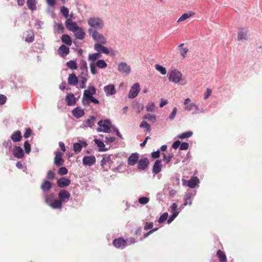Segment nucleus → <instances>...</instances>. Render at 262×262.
I'll list each match as a JSON object with an SVG mask.
<instances>
[{
    "instance_id": "obj_25",
    "label": "nucleus",
    "mask_w": 262,
    "mask_h": 262,
    "mask_svg": "<svg viewBox=\"0 0 262 262\" xmlns=\"http://www.w3.org/2000/svg\"><path fill=\"white\" fill-rule=\"evenodd\" d=\"M58 52L59 54L61 57H63L69 54L70 50L68 47L64 45H62L59 47Z\"/></svg>"
},
{
    "instance_id": "obj_22",
    "label": "nucleus",
    "mask_w": 262,
    "mask_h": 262,
    "mask_svg": "<svg viewBox=\"0 0 262 262\" xmlns=\"http://www.w3.org/2000/svg\"><path fill=\"white\" fill-rule=\"evenodd\" d=\"M72 113L75 118H80L84 115V111L80 106H77L72 110Z\"/></svg>"
},
{
    "instance_id": "obj_34",
    "label": "nucleus",
    "mask_w": 262,
    "mask_h": 262,
    "mask_svg": "<svg viewBox=\"0 0 262 262\" xmlns=\"http://www.w3.org/2000/svg\"><path fill=\"white\" fill-rule=\"evenodd\" d=\"M216 256L221 262H226L227 257L225 253L221 250H218L216 252Z\"/></svg>"
},
{
    "instance_id": "obj_54",
    "label": "nucleus",
    "mask_w": 262,
    "mask_h": 262,
    "mask_svg": "<svg viewBox=\"0 0 262 262\" xmlns=\"http://www.w3.org/2000/svg\"><path fill=\"white\" fill-rule=\"evenodd\" d=\"M68 170L66 167H61L59 168L58 173L61 176L66 175L68 173Z\"/></svg>"
},
{
    "instance_id": "obj_8",
    "label": "nucleus",
    "mask_w": 262,
    "mask_h": 262,
    "mask_svg": "<svg viewBox=\"0 0 262 262\" xmlns=\"http://www.w3.org/2000/svg\"><path fill=\"white\" fill-rule=\"evenodd\" d=\"M118 71L122 75L127 76L131 72L130 66L125 62H121L118 67Z\"/></svg>"
},
{
    "instance_id": "obj_9",
    "label": "nucleus",
    "mask_w": 262,
    "mask_h": 262,
    "mask_svg": "<svg viewBox=\"0 0 262 262\" xmlns=\"http://www.w3.org/2000/svg\"><path fill=\"white\" fill-rule=\"evenodd\" d=\"M140 91V84L139 83H135L130 88L128 97L130 99H134L136 97Z\"/></svg>"
},
{
    "instance_id": "obj_49",
    "label": "nucleus",
    "mask_w": 262,
    "mask_h": 262,
    "mask_svg": "<svg viewBox=\"0 0 262 262\" xmlns=\"http://www.w3.org/2000/svg\"><path fill=\"white\" fill-rule=\"evenodd\" d=\"M163 160L165 162L166 164H168L171 160L173 155L172 154H169L168 156H166L165 154L163 153Z\"/></svg>"
},
{
    "instance_id": "obj_45",
    "label": "nucleus",
    "mask_w": 262,
    "mask_h": 262,
    "mask_svg": "<svg viewBox=\"0 0 262 262\" xmlns=\"http://www.w3.org/2000/svg\"><path fill=\"white\" fill-rule=\"evenodd\" d=\"M155 68L156 69L160 72L162 75H165L166 74V69L165 67L158 64H156L155 65Z\"/></svg>"
},
{
    "instance_id": "obj_3",
    "label": "nucleus",
    "mask_w": 262,
    "mask_h": 262,
    "mask_svg": "<svg viewBox=\"0 0 262 262\" xmlns=\"http://www.w3.org/2000/svg\"><path fill=\"white\" fill-rule=\"evenodd\" d=\"M89 33L92 36L93 39L97 42L101 44L106 43V39L101 34L99 33L97 30H93L92 28L88 29Z\"/></svg>"
},
{
    "instance_id": "obj_64",
    "label": "nucleus",
    "mask_w": 262,
    "mask_h": 262,
    "mask_svg": "<svg viewBox=\"0 0 262 262\" xmlns=\"http://www.w3.org/2000/svg\"><path fill=\"white\" fill-rule=\"evenodd\" d=\"M32 133V130L30 128H26L24 134V137L25 138H28L31 136Z\"/></svg>"
},
{
    "instance_id": "obj_60",
    "label": "nucleus",
    "mask_w": 262,
    "mask_h": 262,
    "mask_svg": "<svg viewBox=\"0 0 262 262\" xmlns=\"http://www.w3.org/2000/svg\"><path fill=\"white\" fill-rule=\"evenodd\" d=\"M55 174L54 172L51 170H50L48 171L47 174V178L49 180H53L55 179Z\"/></svg>"
},
{
    "instance_id": "obj_18",
    "label": "nucleus",
    "mask_w": 262,
    "mask_h": 262,
    "mask_svg": "<svg viewBox=\"0 0 262 262\" xmlns=\"http://www.w3.org/2000/svg\"><path fill=\"white\" fill-rule=\"evenodd\" d=\"M113 244L116 248H123L126 246V242L123 238L119 237L113 241Z\"/></svg>"
},
{
    "instance_id": "obj_31",
    "label": "nucleus",
    "mask_w": 262,
    "mask_h": 262,
    "mask_svg": "<svg viewBox=\"0 0 262 262\" xmlns=\"http://www.w3.org/2000/svg\"><path fill=\"white\" fill-rule=\"evenodd\" d=\"M11 140L14 142L20 141L22 139L21 133L19 130L15 131L11 136Z\"/></svg>"
},
{
    "instance_id": "obj_26",
    "label": "nucleus",
    "mask_w": 262,
    "mask_h": 262,
    "mask_svg": "<svg viewBox=\"0 0 262 262\" xmlns=\"http://www.w3.org/2000/svg\"><path fill=\"white\" fill-rule=\"evenodd\" d=\"M52 187V183L47 180H44L40 186V188L43 192H49Z\"/></svg>"
},
{
    "instance_id": "obj_6",
    "label": "nucleus",
    "mask_w": 262,
    "mask_h": 262,
    "mask_svg": "<svg viewBox=\"0 0 262 262\" xmlns=\"http://www.w3.org/2000/svg\"><path fill=\"white\" fill-rule=\"evenodd\" d=\"M96 93V89L92 85H89L88 89L84 91L82 101H86L88 99L93 97Z\"/></svg>"
},
{
    "instance_id": "obj_20",
    "label": "nucleus",
    "mask_w": 262,
    "mask_h": 262,
    "mask_svg": "<svg viewBox=\"0 0 262 262\" xmlns=\"http://www.w3.org/2000/svg\"><path fill=\"white\" fill-rule=\"evenodd\" d=\"M66 28L70 31H74L79 26L76 22H73L71 19H67L65 22Z\"/></svg>"
},
{
    "instance_id": "obj_48",
    "label": "nucleus",
    "mask_w": 262,
    "mask_h": 262,
    "mask_svg": "<svg viewBox=\"0 0 262 262\" xmlns=\"http://www.w3.org/2000/svg\"><path fill=\"white\" fill-rule=\"evenodd\" d=\"M168 216L167 212L163 213L159 217L158 222L159 223H163L166 221Z\"/></svg>"
},
{
    "instance_id": "obj_30",
    "label": "nucleus",
    "mask_w": 262,
    "mask_h": 262,
    "mask_svg": "<svg viewBox=\"0 0 262 262\" xmlns=\"http://www.w3.org/2000/svg\"><path fill=\"white\" fill-rule=\"evenodd\" d=\"M91 102L95 104H99L100 103L99 101L94 96L88 99L86 101H82V104L84 106H89Z\"/></svg>"
},
{
    "instance_id": "obj_44",
    "label": "nucleus",
    "mask_w": 262,
    "mask_h": 262,
    "mask_svg": "<svg viewBox=\"0 0 262 262\" xmlns=\"http://www.w3.org/2000/svg\"><path fill=\"white\" fill-rule=\"evenodd\" d=\"M237 39L238 40H240L242 39L246 40L247 38V33L245 31H243V30L240 31L237 34Z\"/></svg>"
},
{
    "instance_id": "obj_19",
    "label": "nucleus",
    "mask_w": 262,
    "mask_h": 262,
    "mask_svg": "<svg viewBox=\"0 0 262 262\" xmlns=\"http://www.w3.org/2000/svg\"><path fill=\"white\" fill-rule=\"evenodd\" d=\"M13 154L14 157L18 159H21L24 156V151L21 147L15 146L13 148Z\"/></svg>"
},
{
    "instance_id": "obj_21",
    "label": "nucleus",
    "mask_w": 262,
    "mask_h": 262,
    "mask_svg": "<svg viewBox=\"0 0 262 262\" xmlns=\"http://www.w3.org/2000/svg\"><path fill=\"white\" fill-rule=\"evenodd\" d=\"M97 117L94 116H90L89 118L83 123V125L85 127H91L92 128L96 121H97Z\"/></svg>"
},
{
    "instance_id": "obj_52",
    "label": "nucleus",
    "mask_w": 262,
    "mask_h": 262,
    "mask_svg": "<svg viewBox=\"0 0 262 262\" xmlns=\"http://www.w3.org/2000/svg\"><path fill=\"white\" fill-rule=\"evenodd\" d=\"M25 151L27 154H29L31 151V145L28 141H26L24 144Z\"/></svg>"
},
{
    "instance_id": "obj_37",
    "label": "nucleus",
    "mask_w": 262,
    "mask_h": 262,
    "mask_svg": "<svg viewBox=\"0 0 262 262\" xmlns=\"http://www.w3.org/2000/svg\"><path fill=\"white\" fill-rule=\"evenodd\" d=\"M101 55L100 53L96 52L93 54H90L88 56V60L91 61V62H94L99 58L101 57Z\"/></svg>"
},
{
    "instance_id": "obj_47",
    "label": "nucleus",
    "mask_w": 262,
    "mask_h": 262,
    "mask_svg": "<svg viewBox=\"0 0 262 262\" xmlns=\"http://www.w3.org/2000/svg\"><path fill=\"white\" fill-rule=\"evenodd\" d=\"M54 194L51 193L50 194H47L45 196V202L50 206V204L53 200Z\"/></svg>"
},
{
    "instance_id": "obj_43",
    "label": "nucleus",
    "mask_w": 262,
    "mask_h": 262,
    "mask_svg": "<svg viewBox=\"0 0 262 262\" xmlns=\"http://www.w3.org/2000/svg\"><path fill=\"white\" fill-rule=\"evenodd\" d=\"M95 64L100 69H104L107 67V63L103 59H98Z\"/></svg>"
},
{
    "instance_id": "obj_56",
    "label": "nucleus",
    "mask_w": 262,
    "mask_h": 262,
    "mask_svg": "<svg viewBox=\"0 0 262 262\" xmlns=\"http://www.w3.org/2000/svg\"><path fill=\"white\" fill-rule=\"evenodd\" d=\"M115 137L111 136H106L105 137L104 142L106 144H110L113 143L115 141Z\"/></svg>"
},
{
    "instance_id": "obj_5",
    "label": "nucleus",
    "mask_w": 262,
    "mask_h": 262,
    "mask_svg": "<svg viewBox=\"0 0 262 262\" xmlns=\"http://www.w3.org/2000/svg\"><path fill=\"white\" fill-rule=\"evenodd\" d=\"M98 125L103 128L102 129L98 128L97 130L98 132H103L105 133H110L111 132V128L112 124H111V121L110 119L101 120L98 122Z\"/></svg>"
},
{
    "instance_id": "obj_4",
    "label": "nucleus",
    "mask_w": 262,
    "mask_h": 262,
    "mask_svg": "<svg viewBox=\"0 0 262 262\" xmlns=\"http://www.w3.org/2000/svg\"><path fill=\"white\" fill-rule=\"evenodd\" d=\"M117 157V155H112L108 154H104L102 155V159L100 162V165L104 170L107 171L108 168L111 167V165L113 163L111 160V157Z\"/></svg>"
},
{
    "instance_id": "obj_17",
    "label": "nucleus",
    "mask_w": 262,
    "mask_h": 262,
    "mask_svg": "<svg viewBox=\"0 0 262 262\" xmlns=\"http://www.w3.org/2000/svg\"><path fill=\"white\" fill-rule=\"evenodd\" d=\"M139 158V155L137 152L132 154L127 159V164L129 165H135L138 161Z\"/></svg>"
},
{
    "instance_id": "obj_58",
    "label": "nucleus",
    "mask_w": 262,
    "mask_h": 262,
    "mask_svg": "<svg viewBox=\"0 0 262 262\" xmlns=\"http://www.w3.org/2000/svg\"><path fill=\"white\" fill-rule=\"evenodd\" d=\"M196 194L195 191L193 192H188L185 193V196L186 199L189 200H191Z\"/></svg>"
},
{
    "instance_id": "obj_1",
    "label": "nucleus",
    "mask_w": 262,
    "mask_h": 262,
    "mask_svg": "<svg viewBox=\"0 0 262 262\" xmlns=\"http://www.w3.org/2000/svg\"><path fill=\"white\" fill-rule=\"evenodd\" d=\"M169 81L174 83H180L181 85H185L187 81L185 78H183V75L181 72L177 69L172 70L168 75Z\"/></svg>"
},
{
    "instance_id": "obj_7",
    "label": "nucleus",
    "mask_w": 262,
    "mask_h": 262,
    "mask_svg": "<svg viewBox=\"0 0 262 262\" xmlns=\"http://www.w3.org/2000/svg\"><path fill=\"white\" fill-rule=\"evenodd\" d=\"M58 199L63 203H67L70 199L71 194L64 189H62L58 193Z\"/></svg>"
},
{
    "instance_id": "obj_38",
    "label": "nucleus",
    "mask_w": 262,
    "mask_h": 262,
    "mask_svg": "<svg viewBox=\"0 0 262 262\" xmlns=\"http://www.w3.org/2000/svg\"><path fill=\"white\" fill-rule=\"evenodd\" d=\"M27 5L28 8L31 10H35L36 9V0H27Z\"/></svg>"
},
{
    "instance_id": "obj_12",
    "label": "nucleus",
    "mask_w": 262,
    "mask_h": 262,
    "mask_svg": "<svg viewBox=\"0 0 262 262\" xmlns=\"http://www.w3.org/2000/svg\"><path fill=\"white\" fill-rule=\"evenodd\" d=\"M88 144L85 141L79 140L78 142L73 144V150L75 153H78L81 151L82 147H86Z\"/></svg>"
},
{
    "instance_id": "obj_10",
    "label": "nucleus",
    "mask_w": 262,
    "mask_h": 262,
    "mask_svg": "<svg viewBox=\"0 0 262 262\" xmlns=\"http://www.w3.org/2000/svg\"><path fill=\"white\" fill-rule=\"evenodd\" d=\"M77 100L78 99L72 93H68L65 97V101L68 106H74L76 104Z\"/></svg>"
},
{
    "instance_id": "obj_59",
    "label": "nucleus",
    "mask_w": 262,
    "mask_h": 262,
    "mask_svg": "<svg viewBox=\"0 0 262 262\" xmlns=\"http://www.w3.org/2000/svg\"><path fill=\"white\" fill-rule=\"evenodd\" d=\"M177 112V107H174L173 110L171 113L169 115L168 118L170 120H173L174 118H175L176 114Z\"/></svg>"
},
{
    "instance_id": "obj_46",
    "label": "nucleus",
    "mask_w": 262,
    "mask_h": 262,
    "mask_svg": "<svg viewBox=\"0 0 262 262\" xmlns=\"http://www.w3.org/2000/svg\"><path fill=\"white\" fill-rule=\"evenodd\" d=\"M144 119H147L149 121H151L153 123L156 122V117L154 115H152L150 114H147L144 115L143 117Z\"/></svg>"
},
{
    "instance_id": "obj_28",
    "label": "nucleus",
    "mask_w": 262,
    "mask_h": 262,
    "mask_svg": "<svg viewBox=\"0 0 262 262\" xmlns=\"http://www.w3.org/2000/svg\"><path fill=\"white\" fill-rule=\"evenodd\" d=\"M199 179L196 177H192L188 182L187 186L190 188H194L199 183Z\"/></svg>"
},
{
    "instance_id": "obj_42",
    "label": "nucleus",
    "mask_w": 262,
    "mask_h": 262,
    "mask_svg": "<svg viewBox=\"0 0 262 262\" xmlns=\"http://www.w3.org/2000/svg\"><path fill=\"white\" fill-rule=\"evenodd\" d=\"M139 127L140 128L145 129L148 132H150L151 130V126L150 124L145 121H142L141 122Z\"/></svg>"
},
{
    "instance_id": "obj_50",
    "label": "nucleus",
    "mask_w": 262,
    "mask_h": 262,
    "mask_svg": "<svg viewBox=\"0 0 262 262\" xmlns=\"http://www.w3.org/2000/svg\"><path fill=\"white\" fill-rule=\"evenodd\" d=\"M60 11H61V13H62V14L63 15V16L67 18L69 16V9L65 7L64 6H62L61 8V9H60Z\"/></svg>"
},
{
    "instance_id": "obj_14",
    "label": "nucleus",
    "mask_w": 262,
    "mask_h": 262,
    "mask_svg": "<svg viewBox=\"0 0 262 262\" xmlns=\"http://www.w3.org/2000/svg\"><path fill=\"white\" fill-rule=\"evenodd\" d=\"M71 184V180L67 177H61L57 181V185L60 188H65Z\"/></svg>"
},
{
    "instance_id": "obj_57",
    "label": "nucleus",
    "mask_w": 262,
    "mask_h": 262,
    "mask_svg": "<svg viewBox=\"0 0 262 262\" xmlns=\"http://www.w3.org/2000/svg\"><path fill=\"white\" fill-rule=\"evenodd\" d=\"M56 30L58 33H62L64 32V27L61 24H56Z\"/></svg>"
},
{
    "instance_id": "obj_2",
    "label": "nucleus",
    "mask_w": 262,
    "mask_h": 262,
    "mask_svg": "<svg viewBox=\"0 0 262 262\" xmlns=\"http://www.w3.org/2000/svg\"><path fill=\"white\" fill-rule=\"evenodd\" d=\"M88 23L92 29L97 31L102 29L104 26L103 21L99 17H90L88 20Z\"/></svg>"
},
{
    "instance_id": "obj_39",
    "label": "nucleus",
    "mask_w": 262,
    "mask_h": 262,
    "mask_svg": "<svg viewBox=\"0 0 262 262\" xmlns=\"http://www.w3.org/2000/svg\"><path fill=\"white\" fill-rule=\"evenodd\" d=\"M66 66L71 70H76L78 68L77 63L76 61L70 60L66 63Z\"/></svg>"
},
{
    "instance_id": "obj_16",
    "label": "nucleus",
    "mask_w": 262,
    "mask_h": 262,
    "mask_svg": "<svg viewBox=\"0 0 262 262\" xmlns=\"http://www.w3.org/2000/svg\"><path fill=\"white\" fill-rule=\"evenodd\" d=\"M104 91L106 96H110L115 95L116 90L114 84H110L104 87Z\"/></svg>"
},
{
    "instance_id": "obj_35",
    "label": "nucleus",
    "mask_w": 262,
    "mask_h": 262,
    "mask_svg": "<svg viewBox=\"0 0 262 262\" xmlns=\"http://www.w3.org/2000/svg\"><path fill=\"white\" fill-rule=\"evenodd\" d=\"M185 110L191 111H193L192 114H196L199 113V107L194 103H191L186 106Z\"/></svg>"
},
{
    "instance_id": "obj_40",
    "label": "nucleus",
    "mask_w": 262,
    "mask_h": 262,
    "mask_svg": "<svg viewBox=\"0 0 262 262\" xmlns=\"http://www.w3.org/2000/svg\"><path fill=\"white\" fill-rule=\"evenodd\" d=\"M192 134L193 132L192 131L189 130L179 135L178 136V138L181 139H186L191 137Z\"/></svg>"
},
{
    "instance_id": "obj_23",
    "label": "nucleus",
    "mask_w": 262,
    "mask_h": 262,
    "mask_svg": "<svg viewBox=\"0 0 262 262\" xmlns=\"http://www.w3.org/2000/svg\"><path fill=\"white\" fill-rule=\"evenodd\" d=\"M68 83L69 85L73 86H75L78 84V79L74 73H72L69 75Z\"/></svg>"
},
{
    "instance_id": "obj_27",
    "label": "nucleus",
    "mask_w": 262,
    "mask_h": 262,
    "mask_svg": "<svg viewBox=\"0 0 262 262\" xmlns=\"http://www.w3.org/2000/svg\"><path fill=\"white\" fill-rule=\"evenodd\" d=\"M161 160H157L154 164L152 172L155 174L159 173L161 170L162 163Z\"/></svg>"
},
{
    "instance_id": "obj_55",
    "label": "nucleus",
    "mask_w": 262,
    "mask_h": 262,
    "mask_svg": "<svg viewBox=\"0 0 262 262\" xmlns=\"http://www.w3.org/2000/svg\"><path fill=\"white\" fill-rule=\"evenodd\" d=\"M111 128L113 129L114 132L116 133V135L121 139H123L122 135L119 132L118 129L114 125H111Z\"/></svg>"
},
{
    "instance_id": "obj_11",
    "label": "nucleus",
    "mask_w": 262,
    "mask_h": 262,
    "mask_svg": "<svg viewBox=\"0 0 262 262\" xmlns=\"http://www.w3.org/2000/svg\"><path fill=\"white\" fill-rule=\"evenodd\" d=\"M55 156L54 158V163L57 166H61L64 164V160L62 158V154L59 151L57 150L55 152Z\"/></svg>"
},
{
    "instance_id": "obj_33",
    "label": "nucleus",
    "mask_w": 262,
    "mask_h": 262,
    "mask_svg": "<svg viewBox=\"0 0 262 262\" xmlns=\"http://www.w3.org/2000/svg\"><path fill=\"white\" fill-rule=\"evenodd\" d=\"M61 41L66 45L70 46L72 45V41L71 37L68 34H63L61 37Z\"/></svg>"
},
{
    "instance_id": "obj_13",
    "label": "nucleus",
    "mask_w": 262,
    "mask_h": 262,
    "mask_svg": "<svg viewBox=\"0 0 262 262\" xmlns=\"http://www.w3.org/2000/svg\"><path fill=\"white\" fill-rule=\"evenodd\" d=\"M96 161L94 156H84L82 159V163L84 165L91 166L95 164Z\"/></svg>"
},
{
    "instance_id": "obj_32",
    "label": "nucleus",
    "mask_w": 262,
    "mask_h": 262,
    "mask_svg": "<svg viewBox=\"0 0 262 262\" xmlns=\"http://www.w3.org/2000/svg\"><path fill=\"white\" fill-rule=\"evenodd\" d=\"M94 141L95 144L99 147V151H106L108 150V148L105 147L104 143L99 139H95Z\"/></svg>"
},
{
    "instance_id": "obj_53",
    "label": "nucleus",
    "mask_w": 262,
    "mask_h": 262,
    "mask_svg": "<svg viewBox=\"0 0 262 262\" xmlns=\"http://www.w3.org/2000/svg\"><path fill=\"white\" fill-rule=\"evenodd\" d=\"M149 199L146 196H142L139 198L138 202L140 204L142 205H145L148 203Z\"/></svg>"
},
{
    "instance_id": "obj_61",
    "label": "nucleus",
    "mask_w": 262,
    "mask_h": 262,
    "mask_svg": "<svg viewBox=\"0 0 262 262\" xmlns=\"http://www.w3.org/2000/svg\"><path fill=\"white\" fill-rule=\"evenodd\" d=\"M189 147V144L187 142H182L181 143L180 149L181 150H185L188 149Z\"/></svg>"
},
{
    "instance_id": "obj_51",
    "label": "nucleus",
    "mask_w": 262,
    "mask_h": 262,
    "mask_svg": "<svg viewBox=\"0 0 262 262\" xmlns=\"http://www.w3.org/2000/svg\"><path fill=\"white\" fill-rule=\"evenodd\" d=\"M91 72L92 74L95 75L98 73V71L96 69L97 66L95 63L91 62L90 64Z\"/></svg>"
},
{
    "instance_id": "obj_62",
    "label": "nucleus",
    "mask_w": 262,
    "mask_h": 262,
    "mask_svg": "<svg viewBox=\"0 0 262 262\" xmlns=\"http://www.w3.org/2000/svg\"><path fill=\"white\" fill-rule=\"evenodd\" d=\"M102 45L101 43H96L94 45V49L96 51H97L98 53H100L101 51V48L102 47Z\"/></svg>"
},
{
    "instance_id": "obj_63",
    "label": "nucleus",
    "mask_w": 262,
    "mask_h": 262,
    "mask_svg": "<svg viewBox=\"0 0 262 262\" xmlns=\"http://www.w3.org/2000/svg\"><path fill=\"white\" fill-rule=\"evenodd\" d=\"M80 69L81 70L88 69L86 62L84 60H81L80 64Z\"/></svg>"
},
{
    "instance_id": "obj_24",
    "label": "nucleus",
    "mask_w": 262,
    "mask_h": 262,
    "mask_svg": "<svg viewBox=\"0 0 262 262\" xmlns=\"http://www.w3.org/2000/svg\"><path fill=\"white\" fill-rule=\"evenodd\" d=\"M73 32L75 37L79 39H83L85 35L83 29L80 27H78Z\"/></svg>"
},
{
    "instance_id": "obj_29",
    "label": "nucleus",
    "mask_w": 262,
    "mask_h": 262,
    "mask_svg": "<svg viewBox=\"0 0 262 262\" xmlns=\"http://www.w3.org/2000/svg\"><path fill=\"white\" fill-rule=\"evenodd\" d=\"M62 204L58 199H54L50 204V206L53 209H61L62 207Z\"/></svg>"
},
{
    "instance_id": "obj_15",
    "label": "nucleus",
    "mask_w": 262,
    "mask_h": 262,
    "mask_svg": "<svg viewBox=\"0 0 262 262\" xmlns=\"http://www.w3.org/2000/svg\"><path fill=\"white\" fill-rule=\"evenodd\" d=\"M149 164L147 158L140 159L138 161L137 167L139 170H144L146 169Z\"/></svg>"
},
{
    "instance_id": "obj_41",
    "label": "nucleus",
    "mask_w": 262,
    "mask_h": 262,
    "mask_svg": "<svg viewBox=\"0 0 262 262\" xmlns=\"http://www.w3.org/2000/svg\"><path fill=\"white\" fill-rule=\"evenodd\" d=\"M193 14H194V13L191 11L189 12V13H185L183 14H182L181 16L179 18V19L178 20V22L179 23L184 21L186 19L191 16Z\"/></svg>"
},
{
    "instance_id": "obj_36",
    "label": "nucleus",
    "mask_w": 262,
    "mask_h": 262,
    "mask_svg": "<svg viewBox=\"0 0 262 262\" xmlns=\"http://www.w3.org/2000/svg\"><path fill=\"white\" fill-rule=\"evenodd\" d=\"M133 106L137 113H140L144 108V105L136 101L133 102Z\"/></svg>"
}]
</instances>
